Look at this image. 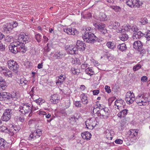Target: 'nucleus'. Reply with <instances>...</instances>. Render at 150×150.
I'll use <instances>...</instances> for the list:
<instances>
[{
  "mask_svg": "<svg viewBox=\"0 0 150 150\" xmlns=\"http://www.w3.org/2000/svg\"><path fill=\"white\" fill-rule=\"evenodd\" d=\"M29 38L25 33H21L18 39L15 40L9 45V50L14 54H16L18 52H25L26 49L23 42H28L30 40Z\"/></svg>",
  "mask_w": 150,
  "mask_h": 150,
  "instance_id": "nucleus-1",
  "label": "nucleus"
},
{
  "mask_svg": "<svg viewBox=\"0 0 150 150\" xmlns=\"http://www.w3.org/2000/svg\"><path fill=\"white\" fill-rule=\"evenodd\" d=\"M135 102L139 106L146 105L149 103L148 96L144 93H140L136 97Z\"/></svg>",
  "mask_w": 150,
  "mask_h": 150,
  "instance_id": "nucleus-2",
  "label": "nucleus"
},
{
  "mask_svg": "<svg viewBox=\"0 0 150 150\" xmlns=\"http://www.w3.org/2000/svg\"><path fill=\"white\" fill-rule=\"evenodd\" d=\"M91 112H93L94 114H96L98 116L102 118L108 117L109 115V110L107 108L103 110H98V108H95V107H94Z\"/></svg>",
  "mask_w": 150,
  "mask_h": 150,
  "instance_id": "nucleus-3",
  "label": "nucleus"
},
{
  "mask_svg": "<svg viewBox=\"0 0 150 150\" xmlns=\"http://www.w3.org/2000/svg\"><path fill=\"white\" fill-rule=\"evenodd\" d=\"M19 111L23 114H26L32 111V107L31 105L26 103H23L19 108Z\"/></svg>",
  "mask_w": 150,
  "mask_h": 150,
  "instance_id": "nucleus-4",
  "label": "nucleus"
},
{
  "mask_svg": "<svg viewBox=\"0 0 150 150\" xmlns=\"http://www.w3.org/2000/svg\"><path fill=\"white\" fill-rule=\"evenodd\" d=\"M8 67L13 72L16 73L19 68L18 63L13 59H10L7 62Z\"/></svg>",
  "mask_w": 150,
  "mask_h": 150,
  "instance_id": "nucleus-5",
  "label": "nucleus"
},
{
  "mask_svg": "<svg viewBox=\"0 0 150 150\" xmlns=\"http://www.w3.org/2000/svg\"><path fill=\"white\" fill-rule=\"evenodd\" d=\"M108 27L110 29L116 30L117 33H121L122 30L120 23L116 21H111Z\"/></svg>",
  "mask_w": 150,
  "mask_h": 150,
  "instance_id": "nucleus-6",
  "label": "nucleus"
},
{
  "mask_svg": "<svg viewBox=\"0 0 150 150\" xmlns=\"http://www.w3.org/2000/svg\"><path fill=\"white\" fill-rule=\"evenodd\" d=\"M98 123L96 119L94 118L89 119L85 122L86 127L90 129H93Z\"/></svg>",
  "mask_w": 150,
  "mask_h": 150,
  "instance_id": "nucleus-7",
  "label": "nucleus"
},
{
  "mask_svg": "<svg viewBox=\"0 0 150 150\" xmlns=\"http://www.w3.org/2000/svg\"><path fill=\"white\" fill-rule=\"evenodd\" d=\"M135 99L134 94L133 92L129 91L126 93L125 100L127 104H132L134 101H135Z\"/></svg>",
  "mask_w": 150,
  "mask_h": 150,
  "instance_id": "nucleus-8",
  "label": "nucleus"
},
{
  "mask_svg": "<svg viewBox=\"0 0 150 150\" xmlns=\"http://www.w3.org/2000/svg\"><path fill=\"white\" fill-rule=\"evenodd\" d=\"M126 3L127 5L131 8L134 7L138 8L142 4L139 0H126Z\"/></svg>",
  "mask_w": 150,
  "mask_h": 150,
  "instance_id": "nucleus-9",
  "label": "nucleus"
},
{
  "mask_svg": "<svg viewBox=\"0 0 150 150\" xmlns=\"http://www.w3.org/2000/svg\"><path fill=\"white\" fill-rule=\"evenodd\" d=\"M143 46L142 42L139 40L135 41L133 44V48L139 51L140 53H144L145 52V50Z\"/></svg>",
  "mask_w": 150,
  "mask_h": 150,
  "instance_id": "nucleus-10",
  "label": "nucleus"
},
{
  "mask_svg": "<svg viewBox=\"0 0 150 150\" xmlns=\"http://www.w3.org/2000/svg\"><path fill=\"white\" fill-rule=\"evenodd\" d=\"M42 134V130L40 129H36L32 132L30 134L28 139L29 140H34L37 138L40 137Z\"/></svg>",
  "mask_w": 150,
  "mask_h": 150,
  "instance_id": "nucleus-11",
  "label": "nucleus"
},
{
  "mask_svg": "<svg viewBox=\"0 0 150 150\" xmlns=\"http://www.w3.org/2000/svg\"><path fill=\"white\" fill-rule=\"evenodd\" d=\"M93 25L96 28L99 30L103 34H105L107 32V30L105 28V25L102 23H94Z\"/></svg>",
  "mask_w": 150,
  "mask_h": 150,
  "instance_id": "nucleus-12",
  "label": "nucleus"
},
{
  "mask_svg": "<svg viewBox=\"0 0 150 150\" xmlns=\"http://www.w3.org/2000/svg\"><path fill=\"white\" fill-rule=\"evenodd\" d=\"M89 39L86 40V42L89 43L93 44L97 41L100 43L102 40L103 39L102 38H98L95 35L94 33H92Z\"/></svg>",
  "mask_w": 150,
  "mask_h": 150,
  "instance_id": "nucleus-13",
  "label": "nucleus"
},
{
  "mask_svg": "<svg viewBox=\"0 0 150 150\" xmlns=\"http://www.w3.org/2000/svg\"><path fill=\"white\" fill-rule=\"evenodd\" d=\"M68 53L71 54H76L78 52L77 47H74L72 45H67L66 47Z\"/></svg>",
  "mask_w": 150,
  "mask_h": 150,
  "instance_id": "nucleus-14",
  "label": "nucleus"
},
{
  "mask_svg": "<svg viewBox=\"0 0 150 150\" xmlns=\"http://www.w3.org/2000/svg\"><path fill=\"white\" fill-rule=\"evenodd\" d=\"M66 78V77L65 74H61L57 77L56 80V84L58 86H59L63 84Z\"/></svg>",
  "mask_w": 150,
  "mask_h": 150,
  "instance_id": "nucleus-15",
  "label": "nucleus"
},
{
  "mask_svg": "<svg viewBox=\"0 0 150 150\" xmlns=\"http://www.w3.org/2000/svg\"><path fill=\"white\" fill-rule=\"evenodd\" d=\"M64 32L69 35H77L78 34V31L73 28L69 27L64 29Z\"/></svg>",
  "mask_w": 150,
  "mask_h": 150,
  "instance_id": "nucleus-16",
  "label": "nucleus"
},
{
  "mask_svg": "<svg viewBox=\"0 0 150 150\" xmlns=\"http://www.w3.org/2000/svg\"><path fill=\"white\" fill-rule=\"evenodd\" d=\"M10 93L6 92L0 93V100L5 101L7 100H9Z\"/></svg>",
  "mask_w": 150,
  "mask_h": 150,
  "instance_id": "nucleus-17",
  "label": "nucleus"
},
{
  "mask_svg": "<svg viewBox=\"0 0 150 150\" xmlns=\"http://www.w3.org/2000/svg\"><path fill=\"white\" fill-rule=\"evenodd\" d=\"M76 46L77 47V50H79L80 51H84L86 47V44L83 43V42L81 41L80 40H78L77 41Z\"/></svg>",
  "mask_w": 150,
  "mask_h": 150,
  "instance_id": "nucleus-18",
  "label": "nucleus"
},
{
  "mask_svg": "<svg viewBox=\"0 0 150 150\" xmlns=\"http://www.w3.org/2000/svg\"><path fill=\"white\" fill-rule=\"evenodd\" d=\"M125 104V102L122 99H120L119 100H116L115 102V105H116L117 109H118L119 110H120L121 108L123 106V105H124ZM116 108V107H115Z\"/></svg>",
  "mask_w": 150,
  "mask_h": 150,
  "instance_id": "nucleus-19",
  "label": "nucleus"
},
{
  "mask_svg": "<svg viewBox=\"0 0 150 150\" xmlns=\"http://www.w3.org/2000/svg\"><path fill=\"white\" fill-rule=\"evenodd\" d=\"M4 31L6 33H8L12 29L11 25L10 23L4 24L3 27Z\"/></svg>",
  "mask_w": 150,
  "mask_h": 150,
  "instance_id": "nucleus-20",
  "label": "nucleus"
},
{
  "mask_svg": "<svg viewBox=\"0 0 150 150\" xmlns=\"http://www.w3.org/2000/svg\"><path fill=\"white\" fill-rule=\"evenodd\" d=\"M7 87L4 80L0 76V91L5 90Z\"/></svg>",
  "mask_w": 150,
  "mask_h": 150,
  "instance_id": "nucleus-21",
  "label": "nucleus"
},
{
  "mask_svg": "<svg viewBox=\"0 0 150 150\" xmlns=\"http://www.w3.org/2000/svg\"><path fill=\"white\" fill-rule=\"evenodd\" d=\"M81 135L83 139L87 140H90L91 136V133L88 132H84L82 133Z\"/></svg>",
  "mask_w": 150,
  "mask_h": 150,
  "instance_id": "nucleus-22",
  "label": "nucleus"
},
{
  "mask_svg": "<svg viewBox=\"0 0 150 150\" xmlns=\"http://www.w3.org/2000/svg\"><path fill=\"white\" fill-rule=\"evenodd\" d=\"M60 98L57 95H53L51 96V101L53 104H57Z\"/></svg>",
  "mask_w": 150,
  "mask_h": 150,
  "instance_id": "nucleus-23",
  "label": "nucleus"
},
{
  "mask_svg": "<svg viewBox=\"0 0 150 150\" xmlns=\"http://www.w3.org/2000/svg\"><path fill=\"white\" fill-rule=\"evenodd\" d=\"M145 35L141 31L137 32L136 33H134L133 38L134 39H135V38L139 39Z\"/></svg>",
  "mask_w": 150,
  "mask_h": 150,
  "instance_id": "nucleus-24",
  "label": "nucleus"
},
{
  "mask_svg": "<svg viewBox=\"0 0 150 150\" xmlns=\"http://www.w3.org/2000/svg\"><path fill=\"white\" fill-rule=\"evenodd\" d=\"M128 112V110L127 109L122 110L117 115L118 117L121 118L124 117Z\"/></svg>",
  "mask_w": 150,
  "mask_h": 150,
  "instance_id": "nucleus-25",
  "label": "nucleus"
},
{
  "mask_svg": "<svg viewBox=\"0 0 150 150\" xmlns=\"http://www.w3.org/2000/svg\"><path fill=\"white\" fill-rule=\"evenodd\" d=\"M91 33V32H89L87 31H85L84 34L82 35V38L85 42H86V40L89 39Z\"/></svg>",
  "mask_w": 150,
  "mask_h": 150,
  "instance_id": "nucleus-26",
  "label": "nucleus"
},
{
  "mask_svg": "<svg viewBox=\"0 0 150 150\" xmlns=\"http://www.w3.org/2000/svg\"><path fill=\"white\" fill-rule=\"evenodd\" d=\"M138 130L137 129H130L128 132L129 133H130V136L132 137L136 136L138 134Z\"/></svg>",
  "mask_w": 150,
  "mask_h": 150,
  "instance_id": "nucleus-27",
  "label": "nucleus"
},
{
  "mask_svg": "<svg viewBox=\"0 0 150 150\" xmlns=\"http://www.w3.org/2000/svg\"><path fill=\"white\" fill-rule=\"evenodd\" d=\"M117 48L120 51L123 52L125 51L127 49V47L125 43H123L119 44L117 46Z\"/></svg>",
  "mask_w": 150,
  "mask_h": 150,
  "instance_id": "nucleus-28",
  "label": "nucleus"
},
{
  "mask_svg": "<svg viewBox=\"0 0 150 150\" xmlns=\"http://www.w3.org/2000/svg\"><path fill=\"white\" fill-rule=\"evenodd\" d=\"M99 19L100 21H107L108 19L106 16L103 13L100 12V13Z\"/></svg>",
  "mask_w": 150,
  "mask_h": 150,
  "instance_id": "nucleus-29",
  "label": "nucleus"
},
{
  "mask_svg": "<svg viewBox=\"0 0 150 150\" xmlns=\"http://www.w3.org/2000/svg\"><path fill=\"white\" fill-rule=\"evenodd\" d=\"M35 39L38 43L41 42L42 38V36L41 35L38 33L35 32Z\"/></svg>",
  "mask_w": 150,
  "mask_h": 150,
  "instance_id": "nucleus-30",
  "label": "nucleus"
},
{
  "mask_svg": "<svg viewBox=\"0 0 150 150\" xmlns=\"http://www.w3.org/2000/svg\"><path fill=\"white\" fill-rule=\"evenodd\" d=\"M70 105V99L69 97H67L65 100V106L64 108L67 109L69 108Z\"/></svg>",
  "mask_w": 150,
  "mask_h": 150,
  "instance_id": "nucleus-31",
  "label": "nucleus"
},
{
  "mask_svg": "<svg viewBox=\"0 0 150 150\" xmlns=\"http://www.w3.org/2000/svg\"><path fill=\"white\" fill-rule=\"evenodd\" d=\"M128 34L125 33L122 34L120 36V39L123 41H125L129 38Z\"/></svg>",
  "mask_w": 150,
  "mask_h": 150,
  "instance_id": "nucleus-32",
  "label": "nucleus"
},
{
  "mask_svg": "<svg viewBox=\"0 0 150 150\" xmlns=\"http://www.w3.org/2000/svg\"><path fill=\"white\" fill-rule=\"evenodd\" d=\"M28 81L25 78H22L20 80V84L21 86H23L27 85Z\"/></svg>",
  "mask_w": 150,
  "mask_h": 150,
  "instance_id": "nucleus-33",
  "label": "nucleus"
},
{
  "mask_svg": "<svg viewBox=\"0 0 150 150\" xmlns=\"http://www.w3.org/2000/svg\"><path fill=\"white\" fill-rule=\"evenodd\" d=\"M81 100L82 103L84 104H87L88 103V100L87 97L84 94H82L81 95Z\"/></svg>",
  "mask_w": 150,
  "mask_h": 150,
  "instance_id": "nucleus-34",
  "label": "nucleus"
},
{
  "mask_svg": "<svg viewBox=\"0 0 150 150\" xmlns=\"http://www.w3.org/2000/svg\"><path fill=\"white\" fill-rule=\"evenodd\" d=\"M63 56L62 53L59 51L56 52L54 54V57L57 59L62 58Z\"/></svg>",
  "mask_w": 150,
  "mask_h": 150,
  "instance_id": "nucleus-35",
  "label": "nucleus"
},
{
  "mask_svg": "<svg viewBox=\"0 0 150 150\" xmlns=\"http://www.w3.org/2000/svg\"><path fill=\"white\" fill-rule=\"evenodd\" d=\"M16 129L13 128L10 129H8L6 133L9 134L11 136H13L14 133H16Z\"/></svg>",
  "mask_w": 150,
  "mask_h": 150,
  "instance_id": "nucleus-36",
  "label": "nucleus"
},
{
  "mask_svg": "<svg viewBox=\"0 0 150 150\" xmlns=\"http://www.w3.org/2000/svg\"><path fill=\"white\" fill-rule=\"evenodd\" d=\"M9 100L12 102V100H16L17 99V96L16 93H13L12 94H10Z\"/></svg>",
  "mask_w": 150,
  "mask_h": 150,
  "instance_id": "nucleus-37",
  "label": "nucleus"
},
{
  "mask_svg": "<svg viewBox=\"0 0 150 150\" xmlns=\"http://www.w3.org/2000/svg\"><path fill=\"white\" fill-rule=\"evenodd\" d=\"M14 110L9 108H8L5 110L4 112L5 114L11 116V114H12L13 113Z\"/></svg>",
  "mask_w": 150,
  "mask_h": 150,
  "instance_id": "nucleus-38",
  "label": "nucleus"
},
{
  "mask_svg": "<svg viewBox=\"0 0 150 150\" xmlns=\"http://www.w3.org/2000/svg\"><path fill=\"white\" fill-rule=\"evenodd\" d=\"M6 142L5 140L2 138H0V147L1 148L3 149L4 148V146L6 144Z\"/></svg>",
  "mask_w": 150,
  "mask_h": 150,
  "instance_id": "nucleus-39",
  "label": "nucleus"
},
{
  "mask_svg": "<svg viewBox=\"0 0 150 150\" xmlns=\"http://www.w3.org/2000/svg\"><path fill=\"white\" fill-rule=\"evenodd\" d=\"M38 114L40 115H45V117L47 118H49L51 117V115L49 113L47 115L46 113L43 111H39L38 112Z\"/></svg>",
  "mask_w": 150,
  "mask_h": 150,
  "instance_id": "nucleus-40",
  "label": "nucleus"
},
{
  "mask_svg": "<svg viewBox=\"0 0 150 150\" xmlns=\"http://www.w3.org/2000/svg\"><path fill=\"white\" fill-rule=\"evenodd\" d=\"M106 45L109 48L111 49H113L114 48L115 44V43L113 42H109L107 43Z\"/></svg>",
  "mask_w": 150,
  "mask_h": 150,
  "instance_id": "nucleus-41",
  "label": "nucleus"
},
{
  "mask_svg": "<svg viewBox=\"0 0 150 150\" xmlns=\"http://www.w3.org/2000/svg\"><path fill=\"white\" fill-rule=\"evenodd\" d=\"M34 101L40 105L42 104V103H44L45 102L44 100L41 98H40L36 99Z\"/></svg>",
  "mask_w": 150,
  "mask_h": 150,
  "instance_id": "nucleus-42",
  "label": "nucleus"
},
{
  "mask_svg": "<svg viewBox=\"0 0 150 150\" xmlns=\"http://www.w3.org/2000/svg\"><path fill=\"white\" fill-rule=\"evenodd\" d=\"M8 128L6 127L3 125L0 126V131L2 132H5L6 133L7 132Z\"/></svg>",
  "mask_w": 150,
  "mask_h": 150,
  "instance_id": "nucleus-43",
  "label": "nucleus"
},
{
  "mask_svg": "<svg viewBox=\"0 0 150 150\" xmlns=\"http://www.w3.org/2000/svg\"><path fill=\"white\" fill-rule=\"evenodd\" d=\"M141 67V65L139 64H137L136 65L134 66L133 69L134 71H137L140 69Z\"/></svg>",
  "mask_w": 150,
  "mask_h": 150,
  "instance_id": "nucleus-44",
  "label": "nucleus"
},
{
  "mask_svg": "<svg viewBox=\"0 0 150 150\" xmlns=\"http://www.w3.org/2000/svg\"><path fill=\"white\" fill-rule=\"evenodd\" d=\"M131 32H133L136 33L138 30V29L135 25H132L131 26Z\"/></svg>",
  "mask_w": 150,
  "mask_h": 150,
  "instance_id": "nucleus-45",
  "label": "nucleus"
},
{
  "mask_svg": "<svg viewBox=\"0 0 150 150\" xmlns=\"http://www.w3.org/2000/svg\"><path fill=\"white\" fill-rule=\"evenodd\" d=\"M78 120V118L75 117L73 116L71 117L70 119L71 120L70 122L72 124H74L76 123V120Z\"/></svg>",
  "mask_w": 150,
  "mask_h": 150,
  "instance_id": "nucleus-46",
  "label": "nucleus"
},
{
  "mask_svg": "<svg viewBox=\"0 0 150 150\" xmlns=\"http://www.w3.org/2000/svg\"><path fill=\"white\" fill-rule=\"evenodd\" d=\"M110 7L116 12L119 11L120 9V7L117 6H110Z\"/></svg>",
  "mask_w": 150,
  "mask_h": 150,
  "instance_id": "nucleus-47",
  "label": "nucleus"
},
{
  "mask_svg": "<svg viewBox=\"0 0 150 150\" xmlns=\"http://www.w3.org/2000/svg\"><path fill=\"white\" fill-rule=\"evenodd\" d=\"M105 56L109 60H112L114 58V56L111 54H108L105 55Z\"/></svg>",
  "mask_w": 150,
  "mask_h": 150,
  "instance_id": "nucleus-48",
  "label": "nucleus"
},
{
  "mask_svg": "<svg viewBox=\"0 0 150 150\" xmlns=\"http://www.w3.org/2000/svg\"><path fill=\"white\" fill-rule=\"evenodd\" d=\"M106 136L108 139L110 140L112 139V137L111 136V133L110 132H109V131H108V132H106Z\"/></svg>",
  "mask_w": 150,
  "mask_h": 150,
  "instance_id": "nucleus-49",
  "label": "nucleus"
},
{
  "mask_svg": "<svg viewBox=\"0 0 150 150\" xmlns=\"http://www.w3.org/2000/svg\"><path fill=\"white\" fill-rule=\"evenodd\" d=\"M131 26L129 25H126L124 26V29L125 31L130 32H131Z\"/></svg>",
  "mask_w": 150,
  "mask_h": 150,
  "instance_id": "nucleus-50",
  "label": "nucleus"
},
{
  "mask_svg": "<svg viewBox=\"0 0 150 150\" xmlns=\"http://www.w3.org/2000/svg\"><path fill=\"white\" fill-rule=\"evenodd\" d=\"M1 119L3 121H7L10 119V118L8 117V116H6L3 114V115L2 116Z\"/></svg>",
  "mask_w": 150,
  "mask_h": 150,
  "instance_id": "nucleus-51",
  "label": "nucleus"
},
{
  "mask_svg": "<svg viewBox=\"0 0 150 150\" xmlns=\"http://www.w3.org/2000/svg\"><path fill=\"white\" fill-rule=\"evenodd\" d=\"M72 73L74 74H78L79 72V70L78 69H75L74 68H72L71 69Z\"/></svg>",
  "mask_w": 150,
  "mask_h": 150,
  "instance_id": "nucleus-52",
  "label": "nucleus"
},
{
  "mask_svg": "<svg viewBox=\"0 0 150 150\" xmlns=\"http://www.w3.org/2000/svg\"><path fill=\"white\" fill-rule=\"evenodd\" d=\"M97 106V107H96L95 108H98V110H103L104 108H106L104 107L103 105L100 104H99Z\"/></svg>",
  "mask_w": 150,
  "mask_h": 150,
  "instance_id": "nucleus-53",
  "label": "nucleus"
},
{
  "mask_svg": "<svg viewBox=\"0 0 150 150\" xmlns=\"http://www.w3.org/2000/svg\"><path fill=\"white\" fill-rule=\"evenodd\" d=\"M5 50V46L0 42V51H4Z\"/></svg>",
  "mask_w": 150,
  "mask_h": 150,
  "instance_id": "nucleus-54",
  "label": "nucleus"
},
{
  "mask_svg": "<svg viewBox=\"0 0 150 150\" xmlns=\"http://www.w3.org/2000/svg\"><path fill=\"white\" fill-rule=\"evenodd\" d=\"M140 22L143 25L148 23V20L146 18H144L140 21Z\"/></svg>",
  "mask_w": 150,
  "mask_h": 150,
  "instance_id": "nucleus-55",
  "label": "nucleus"
},
{
  "mask_svg": "<svg viewBox=\"0 0 150 150\" xmlns=\"http://www.w3.org/2000/svg\"><path fill=\"white\" fill-rule=\"evenodd\" d=\"M141 80L142 82H146L148 80V78L146 76H144L141 78Z\"/></svg>",
  "mask_w": 150,
  "mask_h": 150,
  "instance_id": "nucleus-56",
  "label": "nucleus"
},
{
  "mask_svg": "<svg viewBox=\"0 0 150 150\" xmlns=\"http://www.w3.org/2000/svg\"><path fill=\"white\" fill-rule=\"evenodd\" d=\"M105 89L106 91L109 93L111 92L110 87L108 86H105Z\"/></svg>",
  "mask_w": 150,
  "mask_h": 150,
  "instance_id": "nucleus-57",
  "label": "nucleus"
},
{
  "mask_svg": "<svg viewBox=\"0 0 150 150\" xmlns=\"http://www.w3.org/2000/svg\"><path fill=\"white\" fill-rule=\"evenodd\" d=\"M145 37L147 38L148 40H150V31H148L146 33Z\"/></svg>",
  "mask_w": 150,
  "mask_h": 150,
  "instance_id": "nucleus-58",
  "label": "nucleus"
},
{
  "mask_svg": "<svg viewBox=\"0 0 150 150\" xmlns=\"http://www.w3.org/2000/svg\"><path fill=\"white\" fill-rule=\"evenodd\" d=\"M1 68L2 70L3 71V73L4 75H5V74L7 73V72L9 71V70L8 69L4 67Z\"/></svg>",
  "mask_w": 150,
  "mask_h": 150,
  "instance_id": "nucleus-59",
  "label": "nucleus"
},
{
  "mask_svg": "<svg viewBox=\"0 0 150 150\" xmlns=\"http://www.w3.org/2000/svg\"><path fill=\"white\" fill-rule=\"evenodd\" d=\"M115 143L118 144H121L123 143L122 140L120 139H117L115 141Z\"/></svg>",
  "mask_w": 150,
  "mask_h": 150,
  "instance_id": "nucleus-60",
  "label": "nucleus"
},
{
  "mask_svg": "<svg viewBox=\"0 0 150 150\" xmlns=\"http://www.w3.org/2000/svg\"><path fill=\"white\" fill-rule=\"evenodd\" d=\"M12 38L11 36H8L6 37L5 38V41L6 42H10Z\"/></svg>",
  "mask_w": 150,
  "mask_h": 150,
  "instance_id": "nucleus-61",
  "label": "nucleus"
},
{
  "mask_svg": "<svg viewBox=\"0 0 150 150\" xmlns=\"http://www.w3.org/2000/svg\"><path fill=\"white\" fill-rule=\"evenodd\" d=\"M5 76H8L9 77H11L12 76V73L11 71L9 70V71L7 72V73L5 74Z\"/></svg>",
  "mask_w": 150,
  "mask_h": 150,
  "instance_id": "nucleus-62",
  "label": "nucleus"
},
{
  "mask_svg": "<svg viewBox=\"0 0 150 150\" xmlns=\"http://www.w3.org/2000/svg\"><path fill=\"white\" fill-rule=\"evenodd\" d=\"M74 104L75 106L76 107H81V105L80 104V101H76L75 102Z\"/></svg>",
  "mask_w": 150,
  "mask_h": 150,
  "instance_id": "nucleus-63",
  "label": "nucleus"
},
{
  "mask_svg": "<svg viewBox=\"0 0 150 150\" xmlns=\"http://www.w3.org/2000/svg\"><path fill=\"white\" fill-rule=\"evenodd\" d=\"M93 94L94 95H97L99 93V91L98 90H95L93 91Z\"/></svg>",
  "mask_w": 150,
  "mask_h": 150,
  "instance_id": "nucleus-64",
  "label": "nucleus"
}]
</instances>
